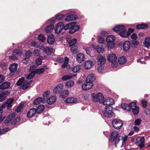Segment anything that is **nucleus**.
<instances>
[{
	"mask_svg": "<svg viewBox=\"0 0 150 150\" xmlns=\"http://www.w3.org/2000/svg\"><path fill=\"white\" fill-rule=\"evenodd\" d=\"M68 95V91L67 90H65L60 93V97L62 98H64L67 97Z\"/></svg>",
	"mask_w": 150,
	"mask_h": 150,
	"instance_id": "obj_32",
	"label": "nucleus"
},
{
	"mask_svg": "<svg viewBox=\"0 0 150 150\" xmlns=\"http://www.w3.org/2000/svg\"><path fill=\"white\" fill-rule=\"evenodd\" d=\"M63 88V85L60 84L57 86L54 89L53 92L55 94H56L59 93L60 91H62Z\"/></svg>",
	"mask_w": 150,
	"mask_h": 150,
	"instance_id": "obj_12",
	"label": "nucleus"
},
{
	"mask_svg": "<svg viewBox=\"0 0 150 150\" xmlns=\"http://www.w3.org/2000/svg\"><path fill=\"white\" fill-rule=\"evenodd\" d=\"M145 142V139L144 137H137L136 139V144H139L138 146L140 149H141L144 147L145 145L144 144Z\"/></svg>",
	"mask_w": 150,
	"mask_h": 150,
	"instance_id": "obj_5",
	"label": "nucleus"
},
{
	"mask_svg": "<svg viewBox=\"0 0 150 150\" xmlns=\"http://www.w3.org/2000/svg\"><path fill=\"white\" fill-rule=\"evenodd\" d=\"M148 27V25L146 23H142L139 24L137 26V29H144L147 28Z\"/></svg>",
	"mask_w": 150,
	"mask_h": 150,
	"instance_id": "obj_33",
	"label": "nucleus"
},
{
	"mask_svg": "<svg viewBox=\"0 0 150 150\" xmlns=\"http://www.w3.org/2000/svg\"><path fill=\"white\" fill-rule=\"evenodd\" d=\"M107 46L110 48L113 47L115 46V44L114 42H108L107 44Z\"/></svg>",
	"mask_w": 150,
	"mask_h": 150,
	"instance_id": "obj_53",
	"label": "nucleus"
},
{
	"mask_svg": "<svg viewBox=\"0 0 150 150\" xmlns=\"http://www.w3.org/2000/svg\"><path fill=\"white\" fill-rule=\"evenodd\" d=\"M74 83V82L72 80H69L67 81L66 83V85L68 87H70L72 86Z\"/></svg>",
	"mask_w": 150,
	"mask_h": 150,
	"instance_id": "obj_43",
	"label": "nucleus"
},
{
	"mask_svg": "<svg viewBox=\"0 0 150 150\" xmlns=\"http://www.w3.org/2000/svg\"><path fill=\"white\" fill-rule=\"evenodd\" d=\"M109 61L111 62H115L117 59L115 54H110L108 58Z\"/></svg>",
	"mask_w": 150,
	"mask_h": 150,
	"instance_id": "obj_17",
	"label": "nucleus"
},
{
	"mask_svg": "<svg viewBox=\"0 0 150 150\" xmlns=\"http://www.w3.org/2000/svg\"><path fill=\"white\" fill-rule=\"evenodd\" d=\"M112 107L110 106L109 108H105V110L103 112L104 116L108 118L111 117L114 114V112L112 111Z\"/></svg>",
	"mask_w": 150,
	"mask_h": 150,
	"instance_id": "obj_4",
	"label": "nucleus"
},
{
	"mask_svg": "<svg viewBox=\"0 0 150 150\" xmlns=\"http://www.w3.org/2000/svg\"><path fill=\"white\" fill-rule=\"evenodd\" d=\"M64 23H59L57 25L55 29V33L58 34L64 29Z\"/></svg>",
	"mask_w": 150,
	"mask_h": 150,
	"instance_id": "obj_7",
	"label": "nucleus"
},
{
	"mask_svg": "<svg viewBox=\"0 0 150 150\" xmlns=\"http://www.w3.org/2000/svg\"><path fill=\"white\" fill-rule=\"evenodd\" d=\"M76 59L78 62L81 63L84 60V55L82 53L78 54L77 55Z\"/></svg>",
	"mask_w": 150,
	"mask_h": 150,
	"instance_id": "obj_14",
	"label": "nucleus"
},
{
	"mask_svg": "<svg viewBox=\"0 0 150 150\" xmlns=\"http://www.w3.org/2000/svg\"><path fill=\"white\" fill-rule=\"evenodd\" d=\"M38 40L42 42H44L45 40L44 36L42 35H40L38 36Z\"/></svg>",
	"mask_w": 150,
	"mask_h": 150,
	"instance_id": "obj_50",
	"label": "nucleus"
},
{
	"mask_svg": "<svg viewBox=\"0 0 150 150\" xmlns=\"http://www.w3.org/2000/svg\"><path fill=\"white\" fill-rule=\"evenodd\" d=\"M125 27L123 25H118L113 28V30L115 32L121 31L125 29Z\"/></svg>",
	"mask_w": 150,
	"mask_h": 150,
	"instance_id": "obj_15",
	"label": "nucleus"
},
{
	"mask_svg": "<svg viewBox=\"0 0 150 150\" xmlns=\"http://www.w3.org/2000/svg\"><path fill=\"white\" fill-rule=\"evenodd\" d=\"M30 85V83L28 82V80H25L23 83L22 88L23 90H25L28 88Z\"/></svg>",
	"mask_w": 150,
	"mask_h": 150,
	"instance_id": "obj_24",
	"label": "nucleus"
},
{
	"mask_svg": "<svg viewBox=\"0 0 150 150\" xmlns=\"http://www.w3.org/2000/svg\"><path fill=\"white\" fill-rule=\"evenodd\" d=\"M10 86V83L8 81H6L0 85V89L4 90L8 88Z\"/></svg>",
	"mask_w": 150,
	"mask_h": 150,
	"instance_id": "obj_13",
	"label": "nucleus"
},
{
	"mask_svg": "<svg viewBox=\"0 0 150 150\" xmlns=\"http://www.w3.org/2000/svg\"><path fill=\"white\" fill-rule=\"evenodd\" d=\"M64 59L65 60L64 63L62 66V67L64 68L67 67L69 62V59L67 57H65Z\"/></svg>",
	"mask_w": 150,
	"mask_h": 150,
	"instance_id": "obj_45",
	"label": "nucleus"
},
{
	"mask_svg": "<svg viewBox=\"0 0 150 150\" xmlns=\"http://www.w3.org/2000/svg\"><path fill=\"white\" fill-rule=\"evenodd\" d=\"M9 130V128H4L2 129H1L0 128V134H3L7 131H8Z\"/></svg>",
	"mask_w": 150,
	"mask_h": 150,
	"instance_id": "obj_54",
	"label": "nucleus"
},
{
	"mask_svg": "<svg viewBox=\"0 0 150 150\" xmlns=\"http://www.w3.org/2000/svg\"><path fill=\"white\" fill-rule=\"evenodd\" d=\"M75 23V22H71L66 25H64V29L65 30H67L69 29H70L72 27V24L74 23Z\"/></svg>",
	"mask_w": 150,
	"mask_h": 150,
	"instance_id": "obj_38",
	"label": "nucleus"
},
{
	"mask_svg": "<svg viewBox=\"0 0 150 150\" xmlns=\"http://www.w3.org/2000/svg\"><path fill=\"white\" fill-rule=\"evenodd\" d=\"M23 105L22 104H20L16 108V111L17 112H20L23 109Z\"/></svg>",
	"mask_w": 150,
	"mask_h": 150,
	"instance_id": "obj_57",
	"label": "nucleus"
},
{
	"mask_svg": "<svg viewBox=\"0 0 150 150\" xmlns=\"http://www.w3.org/2000/svg\"><path fill=\"white\" fill-rule=\"evenodd\" d=\"M16 115V113L14 112L9 115L7 117L6 120L4 122L5 123H7L11 121L14 118Z\"/></svg>",
	"mask_w": 150,
	"mask_h": 150,
	"instance_id": "obj_9",
	"label": "nucleus"
},
{
	"mask_svg": "<svg viewBox=\"0 0 150 150\" xmlns=\"http://www.w3.org/2000/svg\"><path fill=\"white\" fill-rule=\"evenodd\" d=\"M44 106L43 105H40L38 106L36 109L37 113L38 114L41 113L44 110Z\"/></svg>",
	"mask_w": 150,
	"mask_h": 150,
	"instance_id": "obj_27",
	"label": "nucleus"
},
{
	"mask_svg": "<svg viewBox=\"0 0 150 150\" xmlns=\"http://www.w3.org/2000/svg\"><path fill=\"white\" fill-rule=\"evenodd\" d=\"M114 103V100L110 98H106L104 100H103L101 103H103L104 105H106L105 108L106 109L109 108L110 106L112 107Z\"/></svg>",
	"mask_w": 150,
	"mask_h": 150,
	"instance_id": "obj_3",
	"label": "nucleus"
},
{
	"mask_svg": "<svg viewBox=\"0 0 150 150\" xmlns=\"http://www.w3.org/2000/svg\"><path fill=\"white\" fill-rule=\"evenodd\" d=\"M77 47L75 45L71 46V48L72 52L73 53H75L77 52Z\"/></svg>",
	"mask_w": 150,
	"mask_h": 150,
	"instance_id": "obj_61",
	"label": "nucleus"
},
{
	"mask_svg": "<svg viewBox=\"0 0 150 150\" xmlns=\"http://www.w3.org/2000/svg\"><path fill=\"white\" fill-rule=\"evenodd\" d=\"M76 15L74 14H71L67 16L65 18L66 21H69L76 20Z\"/></svg>",
	"mask_w": 150,
	"mask_h": 150,
	"instance_id": "obj_25",
	"label": "nucleus"
},
{
	"mask_svg": "<svg viewBox=\"0 0 150 150\" xmlns=\"http://www.w3.org/2000/svg\"><path fill=\"white\" fill-rule=\"evenodd\" d=\"M40 49L43 50L44 52L48 55H50L53 52V49L51 47H45L41 46Z\"/></svg>",
	"mask_w": 150,
	"mask_h": 150,
	"instance_id": "obj_6",
	"label": "nucleus"
},
{
	"mask_svg": "<svg viewBox=\"0 0 150 150\" xmlns=\"http://www.w3.org/2000/svg\"><path fill=\"white\" fill-rule=\"evenodd\" d=\"M40 50L38 49H35L33 51V54L36 56H38L40 54Z\"/></svg>",
	"mask_w": 150,
	"mask_h": 150,
	"instance_id": "obj_63",
	"label": "nucleus"
},
{
	"mask_svg": "<svg viewBox=\"0 0 150 150\" xmlns=\"http://www.w3.org/2000/svg\"><path fill=\"white\" fill-rule=\"evenodd\" d=\"M97 69L99 73H102L104 70V67L102 65L98 67Z\"/></svg>",
	"mask_w": 150,
	"mask_h": 150,
	"instance_id": "obj_60",
	"label": "nucleus"
},
{
	"mask_svg": "<svg viewBox=\"0 0 150 150\" xmlns=\"http://www.w3.org/2000/svg\"><path fill=\"white\" fill-rule=\"evenodd\" d=\"M139 107L137 106H135V107L133 109H132L133 114L134 115L137 114L139 112Z\"/></svg>",
	"mask_w": 150,
	"mask_h": 150,
	"instance_id": "obj_46",
	"label": "nucleus"
},
{
	"mask_svg": "<svg viewBox=\"0 0 150 150\" xmlns=\"http://www.w3.org/2000/svg\"><path fill=\"white\" fill-rule=\"evenodd\" d=\"M35 74L34 71H32L31 73H30L27 77L26 79H30L33 78L35 76Z\"/></svg>",
	"mask_w": 150,
	"mask_h": 150,
	"instance_id": "obj_49",
	"label": "nucleus"
},
{
	"mask_svg": "<svg viewBox=\"0 0 150 150\" xmlns=\"http://www.w3.org/2000/svg\"><path fill=\"white\" fill-rule=\"evenodd\" d=\"M32 55V53L31 51H27L25 52V57H28L30 59V57Z\"/></svg>",
	"mask_w": 150,
	"mask_h": 150,
	"instance_id": "obj_52",
	"label": "nucleus"
},
{
	"mask_svg": "<svg viewBox=\"0 0 150 150\" xmlns=\"http://www.w3.org/2000/svg\"><path fill=\"white\" fill-rule=\"evenodd\" d=\"M121 106L124 109L127 110L128 111H130V108L128 104L123 103L121 104Z\"/></svg>",
	"mask_w": 150,
	"mask_h": 150,
	"instance_id": "obj_39",
	"label": "nucleus"
},
{
	"mask_svg": "<svg viewBox=\"0 0 150 150\" xmlns=\"http://www.w3.org/2000/svg\"><path fill=\"white\" fill-rule=\"evenodd\" d=\"M64 15L60 14L57 16L56 18L58 20H61L64 18Z\"/></svg>",
	"mask_w": 150,
	"mask_h": 150,
	"instance_id": "obj_58",
	"label": "nucleus"
},
{
	"mask_svg": "<svg viewBox=\"0 0 150 150\" xmlns=\"http://www.w3.org/2000/svg\"><path fill=\"white\" fill-rule=\"evenodd\" d=\"M119 136V133L118 132L116 131L112 132L110 134V140H113V139H114V138H115Z\"/></svg>",
	"mask_w": 150,
	"mask_h": 150,
	"instance_id": "obj_23",
	"label": "nucleus"
},
{
	"mask_svg": "<svg viewBox=\"0 0 150 150\" xmlns=\"http://www.w3.org/2000/svg\"><path fill=\"white\" fill-rule=\"evenodd\" d=\"M130 47V44L129 41H125L123 44V48L124 50L125 51H127L129 50Z\"/></svg>",
	"mask_w": 150,
	"mask_h": 150,
	"instance_id": "obj_18",
	"label": "nucleus"
},
{
	"mask_svg": "<svg viewBox=\"0 0 150 150\" xmlns=\"http://www.w3.org/2000/svg\"><path fill=\"white\" fill-rule=\"evenodd\" d=\"M56 97L55 96H52L49 98L47 100V103L51 105L54 103L56 100Z\"/></svg>",
	"mask_w": 150,
	"mask_h": 150,
	"instance_id": "obj_20",
	"label": "nucleus"
},
{
	"mask_svg": "<svg viewBox=\"0 0 150 150\" xmlns=\"http://www.w3.org/2000/svg\"><path fill=\"white\" fill-rule=\"evenodd\" d=\"M4 106L2 105L0 107V123L2 121L3 119L2 118V113L3 112V108H4Z\"/></svg>",
	"mask_w": 150,
	"mask_h": 150,
	"instance_id": "obj_47",
	"label": "nucleus"
},
{
	"mask_svg": "<svg viewBox=\"0 0 150 150\" xmlns=\"http://www.w3.org/2000/svg\"><path fill=\"white\" fill-rule=\"evenodd\" d=\"M141 121V120L140 118L137 119L134 122L135 125H139L140 124Z\"/></svg>",
	"mask_w": 150,
	"mask_h": 150,
	"instance_id": "obj_64",
	"label": "nucleus"
},
{
	"mask_svg": "<svg viewBox=\"0 0 150 150\" xmlns=\"http://www.w3.org/2000/svg\"><path fill=\"white\" fill-rule=\"evenodd\" d=\"M44 101V98L41 97H39L36 99L33 103L35 105H38L41 102H43Z\"/></svg>",
	"mask_w": 150,
	"mask_h": 150,
	"instance_id": "obj_21",
	"label": "nucleus"
},
{
	"mask_svg": "<svg viewBox=\"0 0 150 150\" xmlns=\"http://www.w3.org/2000/svg\"><path fill=\"white\" fill-rule=\"evenodd\" d=\"M106 61V59L105 57L102 56H99L98 57V64L102 65L105 63Z\"/></svg>",
	"mask_w": 150,
	"mask_h": 150,
	"instance_id": "obj_19",
	"label": "nucleus"
},
{
	"mask_svg": "<svg viewBox=\"0 0 150 150\" xmlns=\"http://www.w3.org/2000/svg\"><path fill=\"white\" fill-rule=\"evenodd\" d=\"M91 96L92 100L95 102L101 103L104 99L103 95L101 93H98L96 94L93 93L91 94Z\"/></svg>",
	"mask_w": 150,
	"mask_h": 150,
	"instance_id": "obj_1",
	"label": "nucleus"
},
{
	"mask_svg": "<svg viewBox=\"0 0 150 150\" xmlns=\"http://www.w3.org/2000/svg\"><path fill=\"white\" fill-rule=\"evenodd\" d=\"M126 31L125 28V29L123 30L120 33L119 35L122 37H128L127 33H126Z\"/></svg>",
	"mask_w": 150,
	"mask_h": 150,
	"instance_id": "obj_42",
	"label": "nucleus"
},
{
	"mask_svg": "<svg viewBox=\"0 0 150 150\" xmlns=\"http://www.w3.org/2000/svg\"><path fill=\"white\" fill-rule=\"evenodd\" d=\"M105 50L104 47L102 45H99L96 47L97 52L99 53H103Z\"/></svg>",
	"mask_w": 150,
	"mask_h": 150,
	"instance_id": "obj_31",
	"label": "nucleus"
},
{
	"mask_svg": "<svg viewBox=\"0 0 150 150\" xmlns=\"http://www.w3.org/2000/svg\"><path fill=\"white\" fill-rule=\"evenodd\" d=\"M112 124L115 129H120L123 125V122L120 120L115 119L112 121Z\"/></svg>",
	"mask_w": 150,
	"mask_h": 150,
	"instance_id": "obj_2",
	"label": "nucleus"
},
{
	"mask_svg": "<svg viewBox=\"0 0 150 150\" xmlns=\"http://www.w3.org/2000/svg\"><path fill=\"white\" fill-rule=\"evenodd\" d=\"M94 76L93 74H89L86 79V82H92L93 81H95V78L94 77Z\"/></svg>",
	"mask_w": 150,
	"mask_h": 150,
	"instance_id": "obj_22",
	"label": "nucleus"
},
{
	"mask_svg": "<svg viewBox=\"0 0 150 150\" xmlns=\"http://www.w3.org/2000/svg\"><path fill=\"white\" fill-rule=\"evenodd\" d=\"M36 113H37L36 109L31 108L28 112L27 116L28 118L32 117L35 115Z\"/></svg>",
	"mask_w": 150,
	"mask_h": 150,
	"instance_id": "obj_11",
	"label": "nucleus"
},
{
	"mask_svg": "<svg viewBox=\"0 0 150 150\" xmlns=\"http://www.w3.org/2000/svg\"><path fill=\"white\" fill-rule=\"evenodd\" d=\"M144 45L145 47L149 48L150 46V37L145 38L144 42Z\"/></svg>",
	"mask_w": 150,
	"mask_h": 150,
	"instance_id": "obj_30",
	"label": "nucleus"
},
{
	"mask_svg": "<svg viewBox=\"0 0 150 150\" xmlns=\"http://www.w3.org/2000/svg\"><path fill=\"white\" fill-rule=\"evenodd\" d=\"M72 75H66L64 76L62 78V80L65 81L70 79L72 77Z\"/></svg>",
	"mask_w": 150,
	"mask_h": 150,
	"instance_id": "obj_40",
	"label": "nucleus"
},
{
	"mask_svg": "<svg viewBox=\"0 0 150 150\" xmlns=\"http://www.w3.org/2000/svg\"><path fill=\"white\" fill-rule=\"evenodd\" d=\"M127 137L128 136L127 135L125 136L124 137L121 136V137L120 138V140L121 139L122 140V145L125 143Z\"/></svg>",
	"mask_w": 150,
	"mask_h": 150,
	"instance_id": "obj_56",
	"label": "nucleus"
},
{
	"mask_svg": "<svg viewBox=\"0 0 150 150\" xmlns=\"http://www.w3.org/2000/svg\"><path fill=\"white\" fill-rule=\"evenodd\" d=\"M55 40L54 37L52 35H49L47 38V41L50 44H52Z\"/></svg>",
	"mask_w": 150,
	"mask_h": 150,
	"instance_id": "obj_29",
	"label": "nucleus"
},
{
	"mask_svg": "<svg viewBox=\"0 0 150 150\" xmlns=\"http://www.w3.org/2000/svg\"><path fill=\"white\" fill-rule=\"evenodd\" d=\"M77 40L76 39H74L72 40L69 43V45L70 47L75 45H74L76 43Z\"/></svg>",
	"mask_w": 150,
	"mask_h": 150,
	"instance_id": "obj_48",
	"label": "nucleus"
},
{
	"mask_svg": "<svg viewBox=\"0 0 150 150\" xmlns=\"http://www.w3.org/2000/svg\"><path fill=\"white\" fill-rule=\"evenodd\" d=\"M50 91H45L43 94V98H44V100L45 98H47V97L50 95Z\"/></svg>",
	"mask_w": 150,
	"mask_h": 150,
	"instance_id": "obj_55",
	"label": "nucleus"
},
{
	"mask_svg": "<svg viewBox=\"0 0 150 150\" xmlns=\"http://www.w3.org/2000/svg\"><path fill=\"white\" fill-rule=\"evenodd\" d=\"M126 59L124 56L120 57L118 59V62L120 64H124L126 62Z\"/></svg>",
	"mask_w": 150,
	"mask_h": 150,
	"instance_id": "obj_34",
	"label": "nucleus"
},
{
	"mask_svg": "<svg viewBox=\"0 0 150 150\" xmlns=\"http://www.w3.org/2000/svg\"><path fill=\"white\" fill-rule=\"evenodd\" d=\"M93 85V84L92 82H86V83L82 85V88L84 90H88L91 88Z\"/></svg>",
	"mask_w": 150,
	"mask_h": 150,
	"instance_id": "obj_8",
	"label": "nucleus"
},
{
	"mask_svg": "<svg viewBox=\"0 0 150 150\" xmlns=\"http://www.w3.org/2000/svg\"><path fill=\"white\" fill-rule=\"evenodd\" d=\"M54 26L53 25H47L45 28V31L47 33H50L52 31L54 28Z\"/></svg>",
	"mask_w": 150,
	"mask_h": 150,
	"instance_id": "obj_28",
	"label": "nucleus"
},
{
	"mask_svg": "<svg viewBox=\"0 0 150 150\" xmlns=\"http://www.w3.org/2000/svg\"><path fill=\"white\" fill-rule=\"evenodd\" d=\"M121 137V136L120 135L115 138H114V139H113V140H111L112 142H115V145L116 147H117V144L118 143L120 140Z\"/></svg>",
	"mask_w": 150,
	"mask_h": 150,
	"instance_id": "obj_37",
	"label": "nucleus"
},
{
	"mask_svg": "<svg viewBox=\"0 0 150 150\" xmlns=\"http://www.w3.org/2000/svg\"><path fill=\"white\" fill-rule=\"evenodd\" d=\"M93 62L90 60L87 61L85 63L84 67L87 69H88L91 68L93 65Z\"/></svg>",
	"mask_w": 150,
	"mask_h": 150,
	"instance_id": "obj_16",
	"label": "nucleus"
},
{
	"mask_svg": "<svg viewBox=\"0 0 150 150\" xmlns=\"http://www.w3.org/2000/svg\"><path fill=\"white\" fill-rule=\"evenodd\" d=\"M130 107V111L131 110V109H133L135 107V106H137L136 103L135 102H132L131 103H130L128 105Z\"/></svg>",
	"mask_w": 150,
	"mask_h": 150,
	"instance_id": "obj_51",
	"label": "nucleus"
},
{
	"mask_svg": "<svg viewBox=\"0 0 150 150\" xmlns=\"http://www.w3.org/2000/svg\"><path fill=\"white\" fill-rule=\"evenodd\" d=\"M76 23L72 24V27L71 28L69 31V33L70 34H73L79 29V25H76Z\"/></svg>",
	"mask_w": 150,
	"mask_h": 150,
	"instance_id": "obj_10",
	"label": "nucleus"
},
{
	"mask_svg": "<svg viewBox=\"0 0 150 150\" xmlns=\"http://www.w3.org/2000/svg\"><path fill=\"white\" fill-rule=\"evenodd\" d=\"M80 69L81 67L79 65H77L73 68L72 71L74 73H76Z\"/></svg>",
	"mask_w": 150,
	"mask_h": 150,
	"instance_id": "obj_41",
	"label": "nucleus"
},
{
	"mask_svg": "<svg viewBox=\"0 0 150 150\" xmlns=\"http://www.w3.org/2000/svg\"><path fill=\"white\" fill-rule=\"evenodd\" d=\"M45 69L43 68L38 69L35 71H34L35 74H40L42 73L45 71Z\"/></svg>",
	"mask_w": 150,
	"mask_h": 150,
	"instance_id": "obj_44",
	"label": "nucleus"
},
{
	"mask_svg": "<svg viewBox=\"0 0 150 150\" xmlns=\"http://www.w3.org/2000/svg\"><path fill=\"white\" fill-rule=\"evenodd\" d=\"M18 65L16 64H13L9 67V69L11 72H14L17 69Z\"/></svg>",
	"mask_w": 150,
	"mask_h": 150,
	"instance_id": "obj_26",
	"label": "nucleus"
},
{
	"mask_svg": "<svg viewBox=\"0 0 150 150\" xmlns=\"http://www.w3.org/2000/svg\"><path fill=\"white\" fill-rule=\"evenodd\" d=\"M24 80V78L23 77H22L17 82V84L18 86H20L22 84H23V82Z\"/></svg>",
	"mask_w": 150,
	"mask_h": 150,
	"instance_id": "obj_62",
	"label": "nucleus"
},
{
	"mask_svg": "<svg viewBox=\"0 0 150 150\" xmlns=\"http://www.w3.org/2000/svg\"><path fill=\"white\" fill-rule=\"evenodd\" d=\"M115 37L113 35H110L108 36L106 39V41L107 42H114Z\"/></svg>",
	"mask_w": 150,
	"mask_h": 150,
	"instance_id": "obj_35",
	"label": "nucleus"
},
{
	"mask_svg": "<svg viewBox=\"0 0 150 150\" xmlns=\"http://www.w3.org/2000/svg\"><path fill=\"white\" fill-rule=\"evenodd\" d=\"M77 99L74 98H68L66 100V102L68 103H72L76 102Z\"/></svg>",
	"mask_w": 150,
	"mask_h": 150,
	"instance_id": "obj_36",
	"label": "nucleus"
},
{
	"mask_svg": "<svg viewBox=\"0 0 150 150\" xmlns=\"http://www.w3.org/2000/svg\"><path fill=\"white\" fill-rule=\"evenodd\" d=\"M32 46H34L35 47H36L37 48H39L40 49L41 46H40L38 42H33L31 43Z\"/></svg>",
	"mask_w": 150,
	"mask_h": 150,
	"instance_id": "obj_59",
	"label": "nucleus"
}]
</instances>
